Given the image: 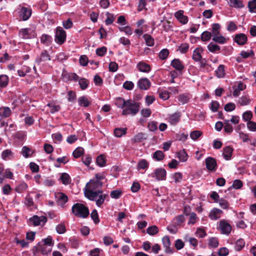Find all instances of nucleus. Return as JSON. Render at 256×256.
<instances>
[{
	"label": "nucleus",
	"mask_w": 256,
	"mask_h": 256,
	"mask_svg": "<svg viewBox=\"0 0 256 256\" xmlns=\"http://www.w3.org/2000/svg\"><path fill=\"white\" fill-rule=\"evenodd\" d=\"M102 184L103 183L100 180H91L84 188L85 196L90 200H95L100 193L102 192L101 190Z\"/></svg>",
	"instance_id": "obj_1"
},
{
	"label": "nucleus",
	"mask_w": 256,
	"mask_h": 256,
	"mask_svg": "<svg viewBox=\"0 0 256 256\" xmlns=\"http://www.w3.org/2000/svg\"><path fill=\"white\" fill-rule=\"evenodd\" d=\"M140 105L141 103L140 102H136L131 99L128 100L127 104L122 111V115L135 116L139 112Z\"/></svg>",
	"instance_id": "obj_2"
},
{
	"label": "nucleus",
	"mask_w": 256,
	"mask_h": 256,
	"mask_svg": "<svg viewBox=\"0 0 256 256\" xmlns=\"http://www.w3.org/2000/svg\"><path fill=\"white\" fill-rule=\"evenodd\" d=\"M72 213L76 216L85 218L90 214L89 210L84 204L76 203L72 208Z\"/></svg>",
	"instance_id": "obj_3"
},
{
	"label": "nucleus",
	"mask_w": 256,
	"mask_h": 256,
	"mask_svg": "<svg viewBox=\"0 0 256 256\" xmlns=\"http://www.w3.org/2000/svg\"><path fill=\"white\" fill-rule=\"evenodd\" d=\"M54 37L56 42L60 45H62L66 40V32L62 27L58 26L56 29Z\"/></svg>",
	"instance_id": "obj_4"
},
{
	"label": "nucleus",
	"mask_w": 256,
	"mask_h": 256,
	"mask_svg": "<svg viewBox=\"0 0 256 256\" xmlns=\"http://www.w3.org/2000/svg\"><path fill=\"white\" fill-rule=\"evenodd\" d=\"M47 218L46 216H38L36 215L33 216L28 219V222L34 226L41 225L44 226L47 222Z\"/></svg>",
	"instance_id": "obj_5"
},
{
	"label": "nucleus",
	"mask_w": 256,
	"mask_h": 256,
	"mask_svg": "<svg viewBox=\"0 0 256 256\" xmlns=\"http://www.w3.org/2000/svg\"><path fill=\"white\" fill-rule=\"evenodd\" d=\"M218 230L222 234L228 235L232 230V226L230 224L225 220L220 221Z\"/></svg>",
	"instance_id": "obj_6"
},
{
	"label": "nucleus",
	"mask_w": 256,
	"mask_h": 256,
	"mask_svg": "<svg viewBox=\"0 0 256 256\" xmlns=\"http://www.w3.org/2000/svg\"><path fill=\"white\" fill-rule=\"evenodd\" d=\"M151 176L157 180H166V172L163 168H158L154 170V172L151 174Z\"/></svg>",
	"instance_id": "obj_7"
},
{
	"label": "nucleus",
	"mask_w": 256,
	"mask_h": 256,
	"mask_svg": "<svg viewBox=\"0 0 256 256\" xmlns=\"http://www.w3.org/2000/svg\"><path fill=\"white\" fill-rule=\"evenodd\" d=\"M205 162L206 168L209 171L215 172L216 170L217 164L214 158L208 157L206 159Z\"/></svg>",
	"instance_id": "obj_8"
},
{
	"label": "nucleus",
	"mask_w": 256,
	"mask_h": 256,
	"mask_svg": "<svg viewBox=\"0 0 256 256\" xmlns=\"http://www.w3.org/2000/svg\"><path fill=\"white\" fill-rule=\"evenodd\" d=\"M234 41L240 46H244L247 43L248 37L244 34H238L234 36Z\"/></svg>",
	"instance_id": "obj_9"
},
{
	"label": "nucleus",
	"mask_w": 256,
	"mask_h": 256,
	"mask_svg": "<svg viewBox=\"0 0 256 256\" xmlns=\"http://www.w3.org/2000/svg\"><path fill=\"white\" fill-rule=\"evenodd\" d=\"M32 10L30 8L22 7L20 12V17L24 21L30 18Z\"/></svg>",
	"instance_id": "obj_10"
},
{
	"label": "nucleus",
	"mask_w": 256,
	"mask_h": 256,
	"mask_svg": "<svg viewBox=\"0 0 256 256\" xmlns=\"http://www.w3.org/2000/svg\"><path fill=\"white\" fill-rule=\"evenodd\" d=\"M30 31L31 30L29 28H22L18 32L19 36L23 39H28L34 37V32L32 34Z\"/></svg>",
	"instance_id": "obj_11"
},
{
	"label": "nucleus",
	"mask_w": 256,
	"mask_h": 256,
	"mask_svg": "<svg viewBox=\"0 0 256 256\" xmlns=\"http://www.w3.org/2000/svg\"><path fill=\"white\" fill-rule=\"evenodd\" d=\"M50 60V56L46 50L42 52L40 56L36 58V62L40 64L42 62H45Z\"/></svg>",
	"instance_id": "obj_12"
},
{
	"label": "nucleus",
	"mask_w": 256,
	"mask_h": 256,
	"mask_svg": "<svg viewBox=\"0 0 256 256\" xmlns=\"http://www.w3.org/2000/svg\"><path fill=\"white\" fill-rule=\"evenodd\" d=\"M162 242L164 247L165 248V252L167 254L173 253V248L170 247L171 243L170 238L168 236H164L162 238Z\"/></svg>",
	"instance_id": "obj_13"
},
{
	"label": "nucleus",
	"mask_w": 256,
	"mask_h": 256,
	"mask_svg": "<svg viewBox=\"0 0 256 256\" xmlns=\"http://www.w3.org/2000/svg\"><path fill=\"white\" fill-rule=\"evenodd\" d=\"M150 86V82L147 78H142L138 82V86L142 90H147Z\"/></svg>",
	"instance_id": "obj_14"
},
{
	"label": "nucleus",
	"mask_w": 256,
	"mask_h": 256,
	"mask_svg": "<svg viewBox=\"0 0 256 256\" xmlns=\"http://www.w3.org/2000/svg\"><path fill=\"white\" fill-rule=\"evenodd\" d=\"M184 10H179L174 14V16L182 24H185L188 22V17L184 15Z\"/></svg>",
	"instance_id": "obj_15"
},
{
	"label": "nucleus",
	"mask_w": 256,
	"mask_h": 256,
	"mask_svg": "<svg viewBox=\"0 0 256 256\" xmlns=\"http://www.w3.org/2000/svg\"><path fill=\"white\" fill-rule=\"evenodd\" d=\"M232 88L234 89L232 94L234 96L237 97L240 95V91L246 89V85L243 82H240L238 83L237 86L235 85L232 87Z\"/></svg>",
	"instance_id": "obj_16"
},
{
	"label": "nucleus",
	"mask_w": 256,
	"mask_h": 256,
	"mask_svg": "<svg viewBox=\"0 0 256 256\" xmlns=\"http://www.w3.org/2000/svg\"><path fill=\"white\" fill-rule=\"evenodd\" d=\"M204 50L202 47L196 48L193 52L192 58L196 62H200L202 58L201 54L203 52Z\"/></svg>",
	"instance_id": "obj_17"
},
{
	"label": "nucleus",
	"mask_w": 256,
	"mask_h": 256,
	"mask_svg": "<svg viewBox=\"0 0 256 256\" xmlns=\"http://www.w3.org/2000/svg\"><path fill=\"white\" fill-rule=\"evenodd\" d=\"M56 198L58 204L62 206L68 201V196L62 192H58L56 195Z\"/></svg>",
	"instance_id": "obj_18"
},
{
	"label": "nucleus",
	"mask_w": 256,
	"mask_h": 256,
	"mask_svg": "<svg viewBox=\"0 0 256 256\" xmlns=\"http://www.w3.org/2000/svg\"><path fill=\"white\" fill-rule=\"evenodd\" d=\"M136 68L140 72H142L148 73L151 70L150 66L142 61L137 64Z\"/></svg>",
	"instance_id": "obj_19"
},
{
	"label": "nucleus",
	"mask_w": 256,
	"mask_h": 256,
	"mask_svg": "<svg viewBox=\"0 0 256 256\" xmlns=\"http://www.w3.org/2000/svg\"><path fill=\"white\" fill-rule=\"evenodd\" d=\"M222 211L218 208H214L210 212L209 217L212 220H216L220 217Z\"/></svg>",
	"instance_id": "obj_20"
},
{
	"label": "nucleus",
	"mask_w": 256,
	"mask_h": 256,
	"mask_svg": "<svg viewBox=\"0 0 256 256\" xmlns=\"http://www.w3.org/2000/svg\"><path fill=\"white\" fill-rule=\"evenodd\" d=\"M98 198L96 200V204L98 207L101 208L102 204H104V202L105 200L108 198V194H103V192L102 193H100V194L98 196Z\"/></svg>",
	"instance_id": "obj_21"
},
{
	"label": "nucleus",
	"mask_w": 256,
	"mask_h": 256,
	"mask_svg": "<svg viewBox=\"0 0 256 256\" xmlns=\"http://www.w3.org/2000/svg\"><path fill=\"white\" fill-rule=\"evenodd\" d=\"M40 38V42L46 46H50L52 42V37L47 34H42Z\"/></svg>",
	"instance_id": "obj_22"
},
{
	"label": "nucleus",
	"mask_w": 256,
	"mask_h": 256,
	"mask_svg": "<svg viewBox=\"0 0 256 256\" xmlns=\"http://www.w3.org/2000/svg\"><path fill=\"white\" fill-rule=\"evenodd\" d=\"M233 152V148L230 146H226L223 149V156L226 160H230Z\"/></svg>",
	"instance_id": "obj_23"
},
{
	"label": "nucleus",
	"mask_w": 256,
	"mask_h": 256,
	"mask_svg": "<svg viewBox=\"0 0 256 256\" xmlns=\"http://www.w3.org/2000/svg\"><path fill=\"white\" fill-rule=\"evenodd\" d=\"M171 66L178 71H181L184 68L182 62L178 58H174L172 61Z\"/></svg>",
	"instance_id": "obj_24"
},
{
	"label": "nucleus",
	"mask_w": 256,
	"mask_h": 256,
	"mask_svg": "<svg viewBox=\"0 0 256 256\" xmlns=\"http://www.w3.org/2000/svg\"><path fill=\"white\" fill-rule=\"evenodd\" d=\"M180 112H175L169 117L168 122L171 124L176 125L180 122Z\"/></svg>",
	"instance_id": "obj_25"
},
{
	"label": "nucleus",
	"mask_w": 256,
	"mask_h": 256,
	"mask_svg": "<svg viewBox=\"0 0 256 256\" xmlns=\"http://www.w3.org/2000/svg\"><path fill=\"white\" fill-rule=\"evenodd\" d=\"M12 111L7 106H2L0 108V116L2 118H6L10 116Z\"/></svg>",
	"instance_id": "obj_26"
},
{
	"label": "nucleus",
	"mask_w": 256,
	"mask_h": 256,
	"mask_svg": "<svg viewBox=\"0 0 256 256\" xmlns=\"http://www.w3.org/2000/svg\"><path fill=\"white\" fill-rule=\"evenodd\" d=\"M36 248L38 251L40 252L44 255H47L52 250L50 248H48V246L40 242L38 244Z\"/></svg>",
	"instance_id": "obj_27"
},
{
	"label": "nucleus",
	"mask_w": 256,
	"mask_h": 256,
	"mask_svg": "<svg viewBox=\"0 0 256 256\" xmlns=\"http://www.w3.org/2000/svg\"><path fill=\"white\" fill-rule=\"evenodd\" d=\"M78 102L79 106L84 108L88 107L91 104V102L86 96L79 97L78 100Z\"/></svg>",
	"instance_id": "obj_28"
},
{
	"label": "nucleus",
	"mask_w": 256,
	"mask_h": 256,
	"mask_svg": "<svg viewBox=\"0 0 256 256\" xmlns=\"http://www.w3.org/2000/svg\"><path fill=\"white\" fill-rule=\"evenodd\" d=\"M146 139V134L143 132H139L136 134L132 139V141L134 143L140 142Z\"/></svg>",
	"instance_id": "obj_29"
},
{
	"label": "nucleus",
	"mask_w": 256,
	"mask_h": 256,
	"mask_svg": "<svg viewBox=\"0 0 256 256\" xmlns=\"http://www.w3.org/2000/svg\"><path fill=\"white\" fill-rule=\"evenodd\" d=\"M225 66L220 64L215 70V74L218 78H222L225 76Z\"/></svg>",
	"instance_id": "obj_30"
},
{
	"label": "nucleus",
	"mask_w": 256,
	"mask_h": 256,
	"mask_svg": "<svg viewBox=\"0 0 256 256\" xmlns=\"http://www.w3.org/2000/svg\"><path fill=\"white\" fill-rule=\"evenodd\" d=\"M230 6L236 8H241L244 7L242 0H229Z\"/></svg>",
	"instance_id": "obj_31"
},
{
	"label": "nucleus",
	"mask_w": 256,
	"mask_h": 256,
	"mask_svg": "<svg viewBox=\"0 0 256 256\" xmlns=\"http://www.w3.org/2000/svg\"><path fill=\"white\" fill-rule=\"evenodd\" d=\"M251 100L248 96H242L238 100V104L241 106H247L250 104Z\"/></svg>",
	"instance_id": "obj_32"
},
{
	"label": "nucleus",
	"mask_w": 256,
	"mask_h": 256,
	"mask_svg": "<svg viewBox=\"0 0 256 256\" xmlns=\"http://www.w3.org/2000/svg\"><path fill=\"white\" fill-rule=\"evenodd\" d=\"M128 100H125L122 98H118L116 99L115 104L118 108H124L127 104Z\"/></svg>",
	"instance_id": "obj_33"
},
{
	"label": "nucleus",
	"mask_w": 256,
	"mask_h": 256,
	"mask_svg": "<svg viewBox=\"0 0 256 256\" xmlns=\"http://www.w3.org/2000/svg\"><path fill=\"white\" fill-rule=\"evenodd\" d=\"M62 183L64 185L70 184L72 180L70 176L67 173H62L60 178Z\"/></svg>",
	"instance_id": "obj_34"
},
{
	"label": "nucleus",
	"mask_w": 256,
	"mask_h": 256,
	"mask_svg": "<svg viewBox=\"0 0 256 256\" xmlns=\"http://www.w3.org/2000/svg\"><path fill=\"white\" fill-rule=\"evenodd\" d=\"M149 166V162L145 159H142L139 160L137 164V168L138 170H146Z\"/></svg>",
	"instance_id": "obj_35"
},
{
	"label": "nucleus",
	"mask_w": 256,
	"mask_h": 256,
	"mask_svg": "<svg viewBox=\"0 0 256 256\" xmlns=\"http://www.w3.org/2000/svg\"><path fill=\"white\" fill-rule=\"evenodd\" d=\"M9 82L8 77L5 74H2L0 76V88H6Z\"/></svg>",
	"instance_id": "obj_36"
},
{
	"label": "nucleus",
	"mask_w": 256,
	"mask_h": 256,
	"mask_svg": "<svg viewBox=\"0 0 256 256\" xmlns=\"http://www.w3.org/2000/svg\"><path fill=\"white\" fill-rule=\"evenodd\" d=\"M143 38L145 40L146 44L148 46H152L154 44V38L148 34H144Z\"/></svg>",
	"instance_id": "obj_37"
},
{
	"label": "nucleus",
	"mask_w": 256,
	"mask_h": 256,
	"mask_svg": "<svg viewBox=\"0 0 256 256\" xmlns=\"http://www.w3.org/2000/svg\"><path fill=\"white\" fill-rule=\"evenodd\" d=\"M243 186V182L240 180H235L233 181L232 184L228 188V190H230L232 188L236 190L240 189Z\"/></svg>",
	"instance_id": "obj_38"
},
{
	"label": "nucleus",
	"mask_w": 256,
	"mask_h": 256,
	"mask_svg": "<svg viewBox=\"0 0 256 256\" xmlns=\"http://www.w3.org/2000/svg\"><path fill=\"white\" fill-rule=\"evenodd\" d=\"M12 156V152L8 149L4 150L2 153V158L4 160H10Z\"/></svg>",
	"instance_id": "obj_39"
},
{
	"label": "nucleus",
	"mask_w": 256,
	"mask_h": 256,
	"mask_svg": "<svg viewBox=\"0 0 256 256\" xmlns=\"http://www.w3.org/2000/svg\"><path fill=\"white\" fill-rule=\"evenodd\" d=\"M152 158L156 161H161L164 158V154L161 150H156L153 154Z\"/></svg>",
	"instance_id": "obj_40"
},
{
	"label": "nucleus",
	"mask_w": 256,
	"mask_h": 256,
	"mask_svg": "<svg viewBox=\"0 0 256 256\" xmlns=\"http://www.w3.org/2000/svg\"><path fill=\"white\" fill-rule=\"evenodd\" d=\"M220 26L219 24L215 23L212 25V36L219 35L220 34Z\"/></svg>",
	"instance_id": "obj_41"
},
{
	"label": "nucleus",
	"mask_w": 256,
	"mask_h": 256,
	"mask_svg": "<svg viewBox=\"0 0 256 256\" xmlns=\"http://www.w3.org/2000/svg\"><path fill=\"white\" fill-rule=\"evenodd\" d=\"M127 128H116L114 130V134L116 137L120 138L125 134L126 132Z\"/></svg>",
	"instance_id": "obj_42"
},
{
	"label": "nucleus",
	"mask_w": 256,
	"mask_h": 256,
	"mask_svg": "<svg viewBox=\"0 0 256 256\" xmlns=\"http://www.w3.org/2000/svg\"><path fill=\"white\" fill-rule=\"evenodd\" d=\"M21 153L24 158H28L32 156L33 152L28 146H24L22 148Z\"/></svg>",
	"instance_id": "obj_43"
},
{
	"label": "nucleus",
	"mask_w": 256,
	"mask_h": 256,
	"mask_svg": "<svg viewBox=\"0 0 256 256\" xmlns=\"http://www.w3.org/2000/svg\"><path fill=\"white\" fill-rule=\"evenodd\" d=\"M208 49L212 53H216L220 50V46L213 42H210L208 46Z\"/></svg>",
	"instance_id": "obj_44"
},
{
	"label": "nucleus",
	"mask_w": 256,
	"mask_h": 256,
	"mask_svg": "<svg viewBox=\"0 0 256 256\" xmlns=\"http://www.w3.org/2000/svg\"><path fill=\"white\" fill-rule=\"evenodd\" d=\"M245 246V242L244 239L240 238L236 242L235 249L236 251L241 250Z\"/></svg>",
	"instance_id": "obj_45"
},
{
	"label": "nucleus",
	"mask_w": 256,
	"mask_h": 256,
	"mask_svg": "<svg viewBox=\"0 0 256 256\" xmlns=\"http://www.w3.org/2000/svg\"><path fill=\"white\" fill-rule=\"evenodd\" d=\"M96 162L97 164L100 167L105 166L106 163V159L104 156L103 154L98 156L96 158Z\"/></svg>",
	"instance_id": "obj_46"
},
{
	"label": "nucleus",
	"mask_w": 256,
	"mask_h": 256,
	"mask_svg": "<svg viewBox=\"0 0 256 256\" xmlns=\"http://www.w3.org/2000/svg\"><path fill=\"white\" fill-rule=\"evenodd\" d=\"M212 40L220 44H224L227 42V40L222 36H216L212 38Z\"/></svg>",
	"instance_id": "obj_47"
},
{
	"label": "nucleus",
	"mask_w": 256,
	"mask_h": 256,
	"mask_svg": "<svg viewBox=\"0 0 256 256\" xmlns=\"http://www.w3.org/2000/svg\"><path fill=\"white\" fill-rule=\"evenodd\" d=\"M78 81L80 88L82 90H86L88 88L89 81L87 79L82 78H80Z\"/></svg>",
	"instance_id": "obj_48"
},
{
	"label": "nucleus",
	"mask_w": 256,
	"mask_h": 256,
	"mask_svg": "<svg viewBox=\"0 0 256 256\" xmlns=\"http://www.w3.org/2000/svg\"><path fill=\"white\" fill-rule=\"evenodd\" d=\"M146 232L150 236H154L158 232V228L157 226L154 225L148 227L146 229Z\"/></svg>",
	"instance_id": "obj_49"
},
{
	"label": "nucleus",
	"mask_w": 256,
	"mask_h": 256,
	"mask_svg": "<svg viewBox=\"0 0 256 256\" xmlns=\"http://www.w3.org/2000/svg\"><path fill=\"white\" fill-rule=\"evenodd\" d=\"M84 154V149L82 147L77 148L72 152L73 156L78 158H80Z\"/></svg>",
	"instance_id": "obj_50"
},
{
	"label": "nucleus",
	"mask_w": 256,
	"mask_h": 256,
	"mask_svg": "<svg viewBox=\"0 0 256 256\" xmlns=\"http://www.w3.org/2000/svg\"><path fill=\"white\" fill-rule=\"evenodd\" d=\"M28 188L27 184L24 182L19 184L16 188L15 190L18 193H22Z\"/></svg>",
	"instance_id": "obj_51"
},
{
	"label": "nucleus",
	"mask_w": 256,
	"mask_h": 256,
	"mask_svg": "<svg viewBox=\"0 0 256 256\" xmlns=\"http://www.w3.org/2000/svg\"><path fill=\"white\" fill-rule=\"evenodd\" d=\"M219 242L218 238L215 237H212L208 240V246L211 248H216L218 246Z\"/></svg>",
	"instance_id": "obj_52"
},
{
	"label": "nucleus",
	"mask_w": 256,
	"mask_h": 256,
	"mask_svg": "<svg viewBox=\"0 0 256 256\" xmlns=\"http://www.w3.org/2000/svg\"><path fill=\"white\" fill-rule=\"evenodd\" d=\"M178 157L180 161L184 162L187 160L188 156L185 150H183L178 153Z\"/></svg>",
	"instance_id": "obj_53"
},
{
	"label": "nucleus",
	"mask_w": 256,
	"mask_h": 256,
	"mask_svg": "<svg viewBox=\"0 0 256 256\" xmlns=\"http://www.w3.org/2000/svg\"><path fill=\"white\" fill-rule=\"evenodd\" d=\"M90 217L96 224H97L100 222V220L98 217V214L96 209L92 210V212L90 214Z\"/></svg>",
	"instance_id": "obj_54"
},
{
	"label": "nucleus",
	"mask_w": 256,
	"mask_h": 256,
	"mask_svg": "<svg viewBox=\"0 0 256 256\" xmlns=\"http://www.w3.org/2000/svg\"><path fill=\"white\" fill-rule=\"evenodd\" d=\"M224 130L225 132L227 133H232L233 131L232 126L230 124V120H224Z\"/></svg>",
	"instance_id": "obj_55"
},
{
	"label": "nucleus",
	"mask_w": 256,
	"mask_h": 256,
	"mask_svg": "<svg viewBox=\"0 0 256 256\" xmlns=\"http://www.w3.org/2000/svg\"><path fill=\"white\" fill-rule=\"evenodd\" d=\"M169 50L166 48L161 50L159 53V58L162 60H166L169 54Z\"/></svg>",
	"instance_id": "obj_56"
},
{
	"label": "nucleus",
	"mask_w": 256,
	"mask_h": 256,
	"mask_svg": "<svg viewBox=\"0 0 256 256\" xmlns=\"http://www.w3.org/2000/svg\"><path fill=\"white\" fill-rule=\"evenodd\" d=\"M189 47L190 46L188 44L183 43L179 46L178 50H180L182 54H186L188 52Z\"/></svg>",
	"instance_id": "obj_57"
},
{
	"label": "nucleus",
	"mask_w": 256,
	"mask_h": 256,
	"mask_svg": "<svg viewBox=\"0 0 256 256\" xmlns=\"http://www.w3.org/2000/svg\"><path fill=\"white\" fill-rule=\"evenodd\" d=\"M184 216L181 214L177 216L174 219V222L177 226H180L181 224L184 222Z\"/></svg>",
	"instance_id": "obj_58"
},
{
	"label": "nucleus",
	"mask_w": 256,
	"mask_h": 256,
	"mask_svg": "<svg viewBox=\"0 0 256 256\" xmlns=\"http://www.w3.org/2000/svg\"><path fill=\"white\" fill-rule=\"evenodd\" d=\"M212 36V33L208 31H204L201 35V40L203 42L209 40Z\"/></svg>",
	"instance_id": "obj_59"
},
{
	"label": "nucleus",
	"mask_w": 256,
	"mask_h": 256,
	"mask_svg": "<svg viewBox=\"0 0 256 256\" xmlns=\"http://www.w3.org/2000/svg\"><path fill=\"white\" fill-rule=\"evenodd\" d=\"M190 100V97L188 94H181L178 96V100L182 104H184L187 103Z\"/></svg>",
	"instance_id": "obj_60"
},
{
	"label": "nucleus",
	"mask_w": 256,
	"mask_h": 256,
	"mask_svg": "<svg viewBox=\"0 0 256 256\" xmlns=\"http://www.w3.org/2000/svg\"><path fill=\"white\" fill-rule=\"evenodd\" d=\"M242 118L244 122L250 121L252 118V113L251 111H246L242 114Z\"/></svg>",
	"instance_id": "obj_61"
},
{
	"label": "nucleus",
	"mask_w": 256,
	"mask_h": 256,
	"mask_svg": "<svg viewBox=\"0 0 256 256\" xmlns=\"http://www.w3.org/2000/svg\"><path fill=\"white\" fill-rule=\"evenodd\" d=\"M248 8L250 12H256V0L250 1L248 3Z\"/></svg>",
	"instance_id": "obj_62"
},
{
	"label": "nucleus",
	"mask_w": 256,
	"mask_h": 256,
	"mask_svg": "<svg viewBox=\"0 0 256 256\" xmlns=\"http://www.w3.org/2000/svg\"><path fill=\"white\" fill-rule=\"evenodd\" d=\"M148 128L151 132H154L158 130V122L155 121H152L148 123Z\"/></svg>",
	"instance_id": "obj_63"
},
{
	"label": "nucleus",
	"mask_w": 256,
	"mask_h": 256,
	"mask_svg": "<svg viewBox=\"0 0 256 256\" xmlns=\"http://www.w3.org/2000/svg\"><path fill=\"white\" fill-rule=\"evenodd\" d=\"M246 126L252 132L256 131V122L253 121H248L247 122Z\"/></svg>",
	"instance_id": "obj_64"
}]
</instances>
